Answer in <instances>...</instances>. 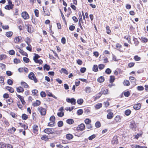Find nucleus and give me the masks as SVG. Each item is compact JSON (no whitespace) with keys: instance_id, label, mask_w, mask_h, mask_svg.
<instances>
[{"instance_id":"680f3d73","label":"nucleus","mask_w":148,"mask_h":148,"mask_svg":"<svg viewBox=\"0 0 148 148\" xmlns=\"http://www.w3.org/2000/svg\"><path fill=\"white\" fill-rule=\"evenodd\" d=\"M96 136L95 134H93L91 136H90L88 138V139L90 140H92Z\"/></svg>"},{"instance_id":"e2e57ef3","label":"nucleus","mask_w":148,"mask_h":148,"mask_svg":"<svg viewBox=\"0 0 148 148\" xmlns=\"http://www.w3.org/2000/svg\"><path fill=\"white\" fill-rule=\"evenodd\" d=\"M88 129L90 130H91L92 128V125L91 124H88L86 125Z\"/></svg>"},{"instance_id":"37998d69","label":"nucleus","mask_w":148,"mask_h":148,"mask_svg":"<svg viewBox=\"0 0 148 148\" xmlns=\"http://www.w3.org/2000/svg\"><path fill=\"white\" fill-rule=\"evenodd\" d=\"M115 79V77L114 76H110L109 80L110 82L111 83H113V82L114 81Z\"/></svg>"},{"instance_id":"13d9d810","label":"nucleus","mask_w":148,"mask_h":148,"mask_svg":"<svg viewBox=\"0 0 148 148\" xmlns=\"http://www.w3.org/2000/svg\"><path fill=\"white\" fill-rule=\"evenodd\" d=\"M40 95L42 97H44L46 96V95L45 92L42 91L40 93Z\"/></svg>"},{"instance_id":"de8ad7c7","label":"nucleus","mask_w":148,"mask_h":148,"mask_svg":"<svg viewBox=\"0 0 148 148\" xmlns=\"http://www.w3.org/2000/svg\"><path fill=\"white\" fill-rule=\"evenodd\" d=\"M13 34L12 32H9L6 33V36L8 37H11Z\"/></svg>"},{"instance_id":"2f4dec72","label":"nucleus","mask_w":148,"mask_h":148,"mask_svg":"<svg viewBox=\"0 0 148 148\" xmlns=\"http://www.w3.org/2000/svg\"><path fill=\"white\" fill-rule=\"evenodd\" d=\"M19 124L20 125V126L22 127L25 130L27 129L28 126L25 124H23L21 123H19Z\"/></svg>"},{"instance_id":"4c0bfd02","label":"nucleus","mask_w":148,"mask_h":148,"mask_svg":"<svg viewBox=\"0 0 148 148\" xmlns=\"http://www.w3.org/2000/svg\"><path fill=\"white\" fill-rule=\"evenodd\" d=\"M14 8V6L12 5H6L5 8V9L10 10L11 9H12V8Z\"/></svg>"},{"instance_id":"58836bf2","label":"nucleus","mask_w":148,"mask_h":148,"mask_svg":"<svg viewBox=\"0 0 148 148\" xmlns=\"http://www.w3.org/2000/svg\"><path fill=\"white\" fill-rule=\"evenodd\" d=\"M33 60L36 63L39 64H42L43 62L42 60L41 59H36V60Z\"/></svg>"},{"instance_id":"a18cd8bd","label":"nucleus","mask_w":148,"mask_h":148,"mask_svg":"<svg viewBox=\"0 0 148 148\" xmlns=\"http://www.w3.org/2000/svg\"><path fill=\"white\" fill-rule=\"evenodd\" d=\"M91 120L90 119H86L84 120V122L86 125L90 124V123H91Z\"/></svg>"},{"instance_id":"052dcab7","label":"nucleus","mask_w":148,"mask_h":148,"mask_svg":"<svg viewBox=\"0 0 148 148\" xmlns=\"http://www.w3.org/2000/svg\"><path fill=\"white\" fill-rule=\"evenodd\" d=\"M83 113V111L82 109H80L77 111V114L79 115H82Z\"/></svg>"},{"instance_id":"c756f323","label":"nucleus","mask_w":148,"mask_h":148,"mask_svg":"<svg viewBox=\"0 0 148 148\" xmlns=\"http://www.w3.org/2000/svg\"><path fill=\"white\" fill-rule=\"evenodd\" d=\"M60 72L61 73H63L66 75H68V71L65 69L63 68H62L61 69V70L60 71Z\"/></svg>"},{"instance_id":"4be33fe9","label":"nucleus","mask_w":148,"mask_h":148,"mask_svg":"<svg viewBox=\"0 0 148 148\" xmlns=\"http://www.w3.org/2000/svg\"><path fill=\"white\" fill-rule=\"evenodd\" d=\"M123 94L125 97H128L130 96V93L129 90H125L123 92Z\"/></svg>"},{"instance_id":"603ef678","label":"nucleus","mask_w":148,"mask_h":148,"mask_svg":"<svg viewBox=\"0 0 148 148\" xmlns=\"http://www.w3.org/2000/svg\"><path fill=\"white\" fill-rule=\"evenodd\" d=\"M79 17L80 18V21L79 20V23H78L79 25V26H80V25H81V23H80V21L81 22H82V16L81 15V13L80 12H79Z\"/></svg>"},{"instance_id":"393cba45","label":"nucleus","mask_w":148,"mask_h":148,"mask_svg":"<svg viewBox=\"0 0 148 148\" xmlns=\"http://www.w3.org/2000/svg\"><path fill=\"white\" fill-rule=\"evenodd\" d=\"M21 85L25 88H29V85L25 82H21Z\"/></svg>"},{"instance_id":"9d476101","label":"nucleus","mask_w":148,"mask_h":148,"mask_svg":"<svg viewBox=\"0 0 148 148\" xmlns=\"http://www.w3.org/2000/svg\"><path fill=\"white\" fill-rule=\"evenodd\" d=\"M85 125L84 124L82 123L79 125L77 127V130L78 131H82L85 129Z\"/></svg>"},{"instance_id":"6ab92c4d","label":"nucleus","mask_w":148,"mask_h":148,"mask_svg":"<svg viewBox=\"0 0 148 148\" xmlns=\"http://www.w3.org/2000/svg\"><path fill=\"white\" fill-rule=\"evenodd\" d=\"M5 89L7 90L11 93H12L14 92V89L12 87L6 86L5 87Z\"/></svg>"},{"instance_id":"8fccbe9b","label":"nucleus","mask_w":148,"mask_h":148,"mask_svg":"<svg viewBox=\"0 0 148 148\" xmlns=\"http://www.w3.org/2000/svg\"><path fill=\"white\" fill-rule=\"evenodd\" d=\"M93 71L95 72H97L98 71L97 65H94L92 68Z\"/></svg>"},{"instance_id":"a19ab883","label":"nucleus","mask_w":148,"mask_h":148,"mask_svg":"<svg viewBox=\"0 0 148 148\" xmlns=\"http://www.w3.org/2000/svg\"><path fill=\"white\" fill-rule=\"evenodd\" d=\"M27 31L29 33H32V30L31 26L30 25H27Z\"/></svg>"},{"instance_id":"b1692460","label":"nucleus","mask_w":148,"mask_h":148,"mask_svg":"<svg viewBox=\"0 0 148 148\" xmlns=\"http://www.w3.org/2000/svg\"><path fill=\"white\" fill-rule=\"evenodd\" d=\"M41 139L42 140H44L45 141H48L49 138H48V136L46 135H44L42 136L41 137Z\"/></svg>"},{"instance_id":"ea45409f","label":"nucleus","mask_w":148,"mask_h":148,"mask_svg":"<svg viewBox=\"0 0 148 148\" xmlns=\"http://www.w3.org/2000/svg\"><path fill=\"white\" fill-rule=\"evenodd\" d=\"M66 122L69 124H71L74 123V120L72 119H69L66 120Z\"/></svg>"},{"instance_id":"c03bdc74","label":"nucleus","mask_w":148,"mask_h":148,"mask_svg":"<svg viewBox=\"0 0 148 148\" xmlns=\"http://www.w3.org/2000/svg\"><path fill=\"white\" fill-rule=\"evenodd\" d=\"M84 102V100L82 99H78L77 101V102L79 105H82Z\"/></svg>"},{"instance_id":"1a4fd4ad","label":"nucleus","mask_w":148,"mask_h":148,"mask_svg":"<svg viewBox=\"0 0 148 148\" xmlns=\"http://www.w3.org/2000/svg\"><path fill=\"white\" fill-rule=\"evenodd\" d=\"M67 102L70 103L72 105H75L76 103V99L73 98H67L66 99Z\"/></svg>"},{"instance_id":"bb28decb","label":"nucleus","mask_w":148,"mask_h":148,"mask_svg":"<svg viewBox=\"0 0 148 148\" xmlns=\"http://www.w3.org/2000/svg\"><path fill=\"white\" fill-rule=\"evenodd\" d=\"M123 84L125 86H128L130 85V83L129 80L125 79L124 80Z\"/></svg>"},{"instance_id":"69168bd1","label":"nucleus","mask_w":148,"mask_h":148,"mask_svg":"<svg viewBox=\"0 0 148 148\" xmlns=\"http://www.w3.org/2000/svg\"><path fill=\"white\" fill-rule=\"evenodd\" d=\"M74 109V108L73 107H67L66 108H65V110H66V111H72V110H73V109Z\"/></svg>"},{"instance_id":"72a5a7b5","label":"nucleus","mask_w":148,"mask_h":148,"mask_svg":"<svg viewBox=\"0 0 148 148\" xmlns=\"http://www.w3.org/2000/svg\"><path fill=\"white\" fill-rule=\"evenodd\" d=\"M6 102L9 105H10L13 102V99L11 97L9 99L6 100Z\"/></svg>"},{"instance_id":"5701e85b","label":"nucleus","mask_w":148,"mask_h":148,"mask_svg":"<svg viewBox=\"0 0 148 148\" xmlns=\"http://www.w3.org/2000/svg\"><path fill=\"white\" fill-rule=\"evenodd\" d=\"M97 80L98 82L99 83H102L105 81V78L103 76H100L98 78Z\"/></svg>"},{"instance_id":"2eb2a0df","label":"nucleus","mask_w":148,"mask_h":148,"mask_svg":"<svg viewBox=\"0 0 148 148\" xmlns=\"http://www.w3.org/2000/svg\"><path fill=\"white\" fill-rule=\"evenodd\" d=\"M141 107V104L140 103L134 104L133 106V108L136 110H139Z\"/></svg>"},{"instance_id":"c85d7f7f","label":"nucleus","mask_w":148,"mask_h":148,"mask_svg":"<svg viewBox=\"0 0 148 148\" xmlns=\"http://www.w3.org/2000/svg\"><path fill=\"white\" fill-rule=\"evenodd\" d=\"M21 118L23 120H25L28 119L29 116L25 114H23L22 115Z\"/></svg>"},{"instance_id":"473e14b6","label":"nucleus","mask_w":148,"mask_h":148,"mask_svg":"<svg viewBox=\"0 0 148 148\" xmlns=\"http://www.w3.org/2000/svg\"><path fill=\"white\" fill-rule=\"evenodd\" d=\"M16 130V128L14 127H12L11 128H10L8 130V131L9 132L11 133H14Z\"/></svg>"},{"instance_id":"7ed1b4c3","label":"nucleus","mask_w":148,"mask_h":148,"mask_svg":"<svg viewBox=\"0 0 148 148\" xmlns=\"http://www.w3.org/2000/svg\"><path fill=\"white\" fill-rule=\"evenodd\" d=\"M112 110L111 109H109L106 111L108 113L107 115V118L108 119H111L113 118L114 116L113 113L112 112Z\"/></svg>"},{"instance_id":"6e6d98bb","label":"nucleus","mask_w":148,"mask_h":148,"mask_svg":"<svg viewBox=\"0 0 148 148\" xmlns=\"http://www.w3.org/2000/svg\"><path fill=\"white\" fill-rule=\"evenodd\" d=\"M103 104L104 105L105 107L106 108L108 107L110 105V103L108 101L104 102Z\"/></svg>"},{"instance_id":"412c9836","label":"nucleus","mask_w":148,"mask_h":148,"mask_svg":"<svg viewBox=\"0 0 148 148\" xmlns=\"http://www.w3.org/2000/svg\"><path fill=\"white\" fill-rule=\"evenodd\" d=\"M66 137L67 140H71L74 137L73 135L70 134H68L66 135Z\"/></svg>"},{"instance_id":"5fc2aeb1","label":"nucleus","mask_w":148,"mask_h":148,"mask_svg":"<svg viewBox=\"0 0 148 148\" xmlns=\"http://www.w3.org/2000/svg\"><path fill=\"white\" fill-rule=\"evenodd\" d=\"M129 79L131 82L134 81V82H135L136 81V78L132 76H130L129 77Z\"/></svg>"},{"instance_id":"4d7b16f0","label":"nucleus","mask_w":148,"mask_h":148,"mask_svg":"<svg viewBox=\"0 0 148 148\" xmlns=\"http://www.w3.org/2000/svg\"><path fill=\"white\" fill-rule=\"evenodd\" d=\"M84 112L86 114H88L90 112V110L87 108H86L84 109Z\"/></svg>"},{"instance_id":"e433bc0d","label":"nucleus","mask_w":148,"mask_h":148,"mask_svg":"<svg viewBox=\"0 0 148 148\" xmlns=\"http://www.w3.org/2000/svg\"><path fill=\"white\" fill-rule=\"evenodd\" d=\"M85 91L87 93H90L91 91V89L90 87H86L85 88Z\"/></svg>"},{"instance_id":"aec40b11","label":"nucleus","mask_w":148,"mask_h":148,"mask_svg":"<svg viewBox=\"0 0 148 148\" xmlns=\"http://www.w3.org/2000/svg\"><path fill=\"white\" fill-rule=\"evenodd\" d=\"M16 90L17 92L19 93L23 92L24 90V88L21 86H19L17 88Z\"/></svg>"},{"instance_id":"cd10ccee","label":"nucleus","mask_w":148,"mask_h":148,"mask_svg":"<svg viewBox=\"0 0 148 148\" xmlns=\"http://www.w3.org/2000/svg\"><path fill=\"white\" fill-rule=\"evenodd\" d=\"M102 106V104L101 103H99L96 104L95 106V108L97 110L99 109Z\"/></svg>"},{"instance_id":"0e129e2a","label":"nucleus","mask_w":148,"mask_h":148,"mask_svg":"<svg viewBox=\"0 0 148 148\" xmlns=\"http://www.w3.org/2000/svg\"><path fill=\"white\" fill-rule=\"evenodd\" d=\"M7 83L9 85H12L13 84V80L11 79H9L7 80Z\"/></svg>"},{"instance_id":"f8f14e48","label":"nucleus","mask_w":148,"mask_h":148,"mask_svg":"<svg viewBox=\"0 0 148 148\" xmlns=\"http://www.w3.org/2000/svg\"><path fill=\"white\" fill-rule=\"evenodd\" d=\"M16 96L20 100L22 104L23 105H24L26 104V102L24 99V97L21 96L19 95L16 94Z\"/></svg>"},{"instance_id":"a878e982","label":"nucleus","mask_w":148,"mask_h":148,"mask_svg":"<svg viewBox=\"0 0 148 148\" xmlns=\"http://www.w3.org/2000/svg\"><path fill=\"white\" fill-rule=\"evenodd\" d=\"M32 95L35 96H38V92L36 89L33 90L32 91Z\"/></svg>"},{"instance_id":"09e8293b","label":"nucleus","mask_w":148,"mask_h":148,"mask_svg":"<svg viewBox=\"0 0 148 148\" xmlns=\"http://www.w3.org/2000/svg\"><path fill=\"white\" fill-rule=\"evenodd\" d=\"M142 135V133H138L136 135H134L135 138L137 139L139 137H141Z\"/></svg>"},{"instance_id":"7c9ffc66","label":"nucleus","mask_w":148,"mask_h":148,"mask_svg":"<svg viewBox=\"0 0 148 148\" xmlns=\"http://www.w3.org/2000/svg\"><path fill=\"white\" fill-rule=\"evenodd\" d=\"M141 41L143 42L146 43L147 42L148 40L147 38L144 37H142L140 38Z\"/></svg>"},{"instance_id":"39448f33","label":"nucleus","mask_w":148,"mask_h":148,"mask_svg":"<svg viewBox=\"0 0 148 148\" xmlns=\"http://www.w3.org/2000/svg\"><path fill=\"white\" fill-rule=\"evenodd\" d=\"M108 90L105 87L102 88L101 89V91L99 92V96L103 94L104 95H106L108 94Z\"/></svg>"},{"instance_id":"bf43d9fd","label":"nucleus","mask_w":148,"mask_h":148,"mask_svg":"<svg viewBox=\"0 0 148 148\" xmlns=\"http://www.w3.org/2000/svg\"><path fill=\"white\" fill-rule=\"evenodd\" d=\"M64 113L63 112H58L57 113L58 116L60 117H62L64 115Z\"/></svg>"},{"instance_id":"f03ea898","label":"nucleus","mask_w":148,"mask_h":148,"mask_svg":"<svg viewBox=\"0 0 148 148\" xmlns=\"http://www.w3.org/2000/svg\"><path fill=\"white\" fill-rule=\"evenodd\" d=\"M37 111L41 116H45L47 113V109L42 106H39L37 108Z\"/></svg>"},{"instance_id":"dca6fc26","label":"nucleus","mask_w":148,"mask_h":148,"mask_svg":"<svg viewBox=\"0 0 148 148\" xmlns=\"http://www.w3.org/2000/svg\"><path fill=\"white\" fill-rule=\"evenodd\" d=\"M22 40V37L20 36L16 37L14 39V42L15 43H18L21 42Z\"/></svg>"},{"instance_id":"774afa93","label":"nucleus","mask_w":148,"mask_h":148,"mask_svg":"<svg viewBox=\"0 0 148 148\" xmlns=\"http://www.w3.org/2000/svg\"><path fill=\"white\" fill-rule=\"evenodd\" d=\"M23 59L24 61L26 63H28L29 62V59L26 57H24Z\"/></svg>"},{"instance_id":"49530a36","label":"nucleus","mask_w":148,"mask_h":148,"mask_svg":"<svg viewBox=\"0 0 148 148\" xmlns=\"http://www.w3.org/2000/svg\"><path fill=\"white\" fill-rule=\"evenodd\" d=\"M63 123L62 121H60L58 123V127H61L63 125Z\"/></svg>"},{"instance_id":"864d4df0","label":"nucleus","mask_w":148,"mask_h":148,"mask_svg":"<svg viewBox=\"0 0 148 148\" xmlns=\"http://www.w3.org/2000/svg\"><path fill=\"white\" fill-rule=\"evenodd\" d=\"M10 114L14 118H16L17 116V115L15 113L12 112H10Z\"/></svg>"},{"instance_id":"9b49d317","label":"nucleus","mask_w":148,"mask_h":148,"mask_svg":"<svg viewBox=\"0 0 148 148\" xmlns=\"http://www.w3.org/2000/svg\"><path fill=\"white\" fill-rule=\"evenodd\" d=\"M117 136H114L112 139L111 143L113 145L117 144L119 142Z\"/></svg>"},{"instance_id":"338daca9","label":"nucleus","mask_w":148,"mask_h":148,"mask_svg":"<svg viewBox=\"0 0 148 148\" xmlns=\"http://www.w3.org/2000/svg\"><path fill=\"white\" fill-rule=\"evenodd\" d=\"M35 56L33 57V60H36V59H38L40 58V56L38 54L34 53Z\"/></svg>"},{"instance_id":"0eeeda50","label":"nucleus","mask_w":148,"mask_h":148,"mask_svg":"<svg viewBox=\"0 0 148 148\" xmlns=\"http://www.w3.org/2000/svg\"><path fill=\"white\" fill-rule=\"evenodd\" d=\"M44 132L47 134H52L54 133L56 131L53 128H46L44 130Z\"/></svg>"},{"instance_id":"423d86ee","label":"nucleus","mask_w":148,"mask_h":148,"mask_svg":"<svg viewBox=\"0 0 148 148\" xmlns=\"http://www.w3.org/2000/svg\"><path fill=\"white\" fill-rule=\"evenodd\" d=\"M0 148H13L12 146L9 144L1 143H0Z\"/></svg>"},{"instance_id":"6e6552de","label":"nucleus","mask_w":148,"mask_h":148,"mask_svg":"<svg viewBox=\"0 0 148 148\" xmlns=\"http://www.w3.org/2000/svg\"><path fill=\"white\" fill-rule=\"evenodd\" d=\"M38 129L39 127L38 125L34 124L33 125L32 131L34 134H38Z\"/></svg>"},{"instance_id":"79ce46f5","label":"nucleus","mask_w":148,"mask_h":148,"mask_svg":"<svg viewBox=\"0 0 148 148\" xmlns=\"http://www.w3.org/2000/svg\"><path fill=\"white\" fill-rule=\"evenodd\" d=\"M133 41H134L135 46H137L138 45L139 42L138 41L137 38H134L133 39Z\"/></svg>"},{"instance_id":"c9c22d12","label":"nucleus","mask_w":148,"mask_h":148,"mask_svg":"<svg viewBox=\"0 0 148 148\" xmlns=\"http://www.w3.org/2000/svg\"><path fill=\"white\" fill-rule=\"evenodd\" d=\"M18 51L20 53H21L23 56H28L27 53L24 51L23 50H22L21 49H19V50Z\"/></svg>"},{"instance_id":"4468645a","label":"nucleus","mask_w":148,"mask_h":148,"mask_svg":"<svg viewBox=\"0 0 148 148\" xmlns=\"http://www.w3.org/2000/svg\"><path fill=\"white\" fill-rule=\"evenodd\" d=\"M121 118L120 116H116L114 119V123H117L121 121Z\"/></svg>"},{"instance_id":"ddd939ff","label":"nucleus","mask_w":148,"mask_h":148,"mask_svg":"<svg viewBox=\"0 0 148 148\" xmlns=\"http://www.w3.org/2000/svg\"><path fill=\"white\" fill-rule=\"evenodd\" d=\"M21 15L22 17L24 19H27L29 18V16L28 13L26 12H22Z\"/></svg>"},{"instance_id":"a211bd4d","label":"nucleus","mask_w":148,"mask_h":148,"mask_svg":"<svg viewBox=\"0 0 148 148\" xmlns=\"http://www.w3.org/2000/svg\"><path fill=\"white\" fill-rule=\"evenodd\" d=\"M136 126V124L135 121L134 120H132L130 123V127L131 129H133L135 128Z\"/></svg>"},{"instance_id":"f3484780","label":"nucleus","mask_w":148,"mask_h":148,"mask_svg":"<svg viewBox=\"0 0 148 148\" xmlns=\"http://www.w3.org/2000/svg\"><path fill=\"white\" fill-rule=\"evenodd\" d=\"M41 104V102L40 101L37 100L35 102L32 103V105L34 107H37L39 106Z\"/></svg>"},{"instance_id":"20e7f679","label":"nucleus","mask_w":148,"mask_h":148,"mask_svg":"<svg viewBox=\"0 0 148 148\" xmlns=\"http://www.w3.org/2000/svg\"><path fill=\"white\" fill-rule=\"evenodd\" d=\"M29 78L30 79L33 80L35 83L38 82V79L35 76L34 74L32 72H31L28 75Z\"/></svg>"},{"instance_id":"f257e3e1","label":"nucleus","mask_w":148,"mask_h":148,"mask_svg":"<svg viewBox=\"0 0 148 148\" xmlns=\"http://www.w3.org/2000/svg\"><path fill=\"white\" fill-rule=\"evenodd\" d=\"M56 118L54 116H51L49 118L50 122L48 123L47 126L51 127H53L55 125Z\"/></svg>"},{"instance_id":"f704fd0d","label":"nucleus","mask_w":148,"mask_h":148,"mask_svg":"<svg viewBox=\"0 0 148 148\" xmlns=\"http://www.w3.org/2000/svg\"><path fill=\"white\" fill-rule=\"evenodd\" d=\"M131 113V111L130 109H127L125 110V111L124 113L125 114L126 116H129Z\"/></svg>"},{"instance_id":"3c124183","label":"nucleus","mask_w":148,"mask_h":148,"mask_svg":"<svg viewBox=\"0 0 148 148\" xmlns=\"http://www.w3.org/2000/svg\"><path fill=\"white\" fill-rule=\"evenodd\" d=\"M95 125V126L98 128L100 127L101 124L100 122L97 121L96 122Z\"/></svg>"}]
</instances>
